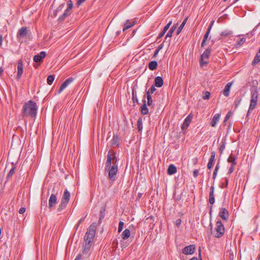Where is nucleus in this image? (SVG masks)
<instances>
[{"mask_svg":"<svg viewBox=\"0 0 260 260\" xmlns=\"http://www.w3.org/2000/svg\"><path fill=\"white\" fill-rule=\"evenodd\" d=\"M117 158L115 152L113 150H109L107 155L106 162L105 171H108L109 177L111 180H115L118 172V167L116 165Z\"/></svg>","mask_w":260,"mask_h":260,"instance_id":"1","label":"nucleus"},{"mask_svg":"<svg viewBox=\"0 0 260 260\" xmlns=\"http://www.w3.org/2000/svg\"><path fill=\"white\" fill-rule=\"evenodd\" d=\"M38 110V106L35 102L29 100L25 103L23 106L22 115L24 117H36Z\"/></svg>","mask_w":260,"mask_h":260,"instance_id":"2","label":"nucleus"},{"mask_svg":"<svg viewBox=\"0 0 260 260\" xmlns=\"http://www.w3.org/2000/svg\"><path fill=\"white\" fill-rule=\"evenodd\" d=\"M251 92V100L250 103L248 110L247 113L246 118L248 119V116L250 114L251 112L255 108L257 105V98H258V90L256 87H252L250 88Z\"/></svg>","mask_w":260,"mask_h":260,"instance_id":"3","label":"nucleus"},{"mask_svg":"<svg viewBox=\"0 0 260 260\" xmlns=\"http://www.w3.org/2000/svg\"><path fill=\"white\" fill-rule=\"evenodd\" d=\"M96 229V223L93 222L90 224L84 236V242L92 243L95 236Z\"/></svg>","mask_w":260,"mask_h":260,"instance_id":"4","label":"nucleus"},{"mask_svg":"<svg viewBox=\"0 0 260 260\" xmlns=\"http://www.w3.org/2000/svg\"><path fill=\"white\" fill-rule=\"evenodd\" d=\"M70 197L71 195L70 192L66 189L64 191L63 194L61 198L60 203L57 209V212H60L66 208L70 201Z\"/></svg>","mask_w":260,"mask_h":260,"instance_id":"5","label":"nucleus"},{"mask_svg":"<svg viewBox=\"0 0 260 260\" xmlns=\"http://www.w3.org/2000/svg\"><path fill=\"white\" fill-rule=\"evenodd\" d=\"M68 7L64 11L63 13L58 18V21H62L65 18L71 14V10L73 8V4L71 0H69L67 2Z\"/></svg>","mask_w":260,"mask_h":260,"instance_id":"6","label":"nucleus"},{"mask_svg":"<svg viewBox=\"0 0 260 260\" xmlns=\"http://www.w3.org/2000/svg\"><path fill=\"white\" fill-rule=\"evenodd\" d=\"M211 52V49L210 48L206 49L205 51L201 55L200 59V64L202 67L208 63V59Z\"/></svg>","mask_w":260,"mask_h":260,"instance_id":"7","label":"nucleus"},{"mask_svg":"<svg viewBox=\"0 0 260 260\" xmlns=\"http://www.w3.org/2000/svg\"><path fill=\"white\" fill-rule=\"evenodd\" d=\"M216 233L215 237L220 238L222 236L224 232V227L220 220H217L216 223Z\"/></svg>","mask_w":260,"mask_h":260,"instance_id":"8","label":"nucleus"},{"mask_svg":"<svg viewBox=\"0 0 260 260\" xmlns=\"http://www.w3.org/2000/svg\"><path fill=\"white\" fill-rule=\"evenodd\" d=\"M192 119V115L191 114H189L184 119L182 125H181V129L182 131H185L187 129L190 123L191 120Z\"/></svg>","mask_w":260,"mask_h":260,"instance_id":"9","label":"nucleus"},{"mask_svg":"<svg viewBox=\"0 0 260 260\" xmlns=\"http://www.w3.org/2000/svg\"><path fill=\"white\" fill-rule=\"evenodd\" d=\"M196 250V246L193 244L185 246L182 249V253L186 255L192 254Z\"/></svg>","mask_w":260,"mask_h":260,"instance_id":"10","label":"nucleus"},{"mask_svg":"<svg viewBox=\"0 0 260 260\" xmlns=\"http://www.w3.org/2000/svg\"><path fill=\"white\" fill-rule=\"evenodd\" d=\"M74 80V78L73 77H70L66 79L60 85L59 89L58 91V93H60L63 90L66 88L68 85L71 83Z\"/></svg>","mask_w":260,"mask_h":260,"instance_id":"11","label":"nucleus"},{"mask_svg":"<svg viewBox=\"0 0 260 260\" xmlns=\"http://www.w3.org/2000/svg\"><path fill=\"white\" fill-rule=\"evenodd\" d=\"M57 203V196L54 193H52L49 199L48 206L50 209L54 207Z\"/></svg>","mask_w":260,"mask_h":260,"instance_id":"12","label":"nucleus"},{"mask_svg":"<svg viewBox=\"0 0 260 260\" xmlns=\"http://www.w3.org/2000/svg\"><path fill=\"white\" fill-rule=\"evenodd\" d=\"M17 79H19L23 73V64L22 60H19L17 64Z\"/></svg>","mask_w":260,"mask_h":260,"instance_id":"13","label":"nucleus"},{"mask_svg":"<svg viewBox=\"0 0 260 260\" xmlns=\"http://www.w3.org/2000/svg\"><path fill=\"white\" fill-rule=\"evenodd\" d=\"M219 216L223 220H227L229 216V212L225 208H221L219 212Z\"/></svg>","mask_w":260,"mask_h":260,"instance_id":"14","label":"nucleus"},{"mask_svg":"<svg viewBox=\"0 0 260 260\" xmlns=\"http://www.w3.org/2000/svg\"><path fill=\"white\" fill-rule=\"evenodd\" d=\"M28 34V30L26 27H22L19 29L17 33V38H21L26 36Z\"/></svg>","mask_w":260,"mask_h":260,"instance_id":"15","label":"nucleus"},{"mask_svg":"<svg viewBox=\"0 0 260 260\" xmlns=\"http://www.w3.org/2000/svg\"><path fill=\"white\" fill-rule=\"evenodd\" d=\"M46 56V53L45 51H41L39 54L36 55L34 57V61L36 62H38L42 61Z\"/></svg>","mask_w":260,"mask_h":260,"instance_id":"16","label":"nucleus"},{"mask_svg":"<svg viewBox=\"0 0 260 260\" xmlns=\"http://www.w3.org/2000/svg\"><path fill=\"white\" fill-rule=\"evenodd\" d=\"M172 23V20H170L168 22V24L164 27L163 30L158 35L157 39H159L164 36L166 31L169 28Z\"/></svg>","mask_w":260,"mask_h":260,"instance_id":"17","label":"nucleus"},{"mask_svg":"<svg viewBox=\"0 0 260 260\" xmlns=\"http://www.w3.org/2000/svg\"><path fill=\"white\" fill-rule=\"evenodd\" d=\"M220 114L218 113L216 114L211 119L210 124L212 127L216 126L217 123L218 122L220 119Z\"/></svg>","mask_w":260,"mask_h":260,"instance_id":"18","label":"nucleus"},{"mask_svg":"<svg viewBox=\"0 0 260 260\" xmlns=\"http://www.w3.org/2000/svg\"><path fill=\"white\" fill-rule=\"evenodd\" d=\"M233 82H229L225 85L224 88L222 91L223 94H224V96L226 97L229 96L230 94V88Z\"/></svg>","mask_w":260,"mask_h":260,"instance_id":"19","label":"nucleus"},{"mask_svg":"<svg viewBox=\"0 0 260 260\" xmlns=\"http://www.w3.org/2000/svg\"><path fill=\"white\" fill-rule=\"evenodd\" d=\"M155 86L157 87H161L164 84L162 78L160 76H157L154 80Z\"/></svg>","mask_w":260,"mask_h":260,"instance_id":"20","label":"nucleus"},{"mask_svg":"<svg viewBox=\"0 0 260 260\" xmlns=\"http://www.w3.org/2000/svg\"><path fill=\"white\" fill-rule=\"evenodd\" d=\"M83 246V250L82 251L83 253L87 254L91 248V243L86 242L84 241Z\"/></svg>","mask_w":260,"mask_h":260,"instance_id":"21","label":"nucleus"},{"mask_svg":"<svg viewBox=\"0 0 260 260\" xmlns=\"http://www.w3.org/2000/svg\"><path fill=\"white\" fill-rule=\"evenodd\" d=\"M177 172V168L174 165H170L169 166L167 173L169 175H172Z\"/></svg>","mask_w":260,"mask_h":260,"instance_id":"22","label":"nucleus"},{"mask_svg":"<svg viewBox=\"0 0 260 260\" xmlns=\"http://www.w3.org/2000/svg\"><path fill=\"white\" fill-rule=\"evenodd\" d=\"M106 210V206H104L100 210V218L99 220V224H100L105 216V212Z\"/></svg>","mask_w":260,"mask_h":260,"instance_id":"23","label":"nucleus"},{"mask_svg":"<svg viewBox=\"0 0 260 260\" xmlns=\"http://www.w3.org/2000/svg\"><path fill=\"white\" fill-rule=\"evenodd\" d=\"M228 161L231 164V166H235L237 164L236 158L232 154H231L228 158Z\"/></svg>","mask_w":260,"mask_h":260,"instance_id":"24","label":"nucleus"},{"mask_svg":"<svg viewBox=\"0 0 260 260\" xmlns=\"http://www.w3.org/2000/svg\"><path fill=\"white\" fill-rule=\"evenodd\" d=\"M177 24L173 25L171 29L169 30L166 36V40L167 38H171L172 36L173 32L175 31L177 27Z\"/></svg>","mask_w":260,"mask_h":260,"instance_id":"25","label":"nucleus"},{"mask_svg":"<svg viewBox=\"0 0 260 260\" xmlns=\"http://www.w3.org/2000/svg\"><path fill=\"white\" fill-rule=\"evenodd\" d=\"M187 20V17L184 19V20L183 21V22H182L181 25L179 26V27L178 28V29H177V31H176L177 35H178L181 32L183 27L184 26L185 24L186 23Z\"/></svg>","mask_w":260,"mask_h":260,"instance_id":"26","label":"nucleus"},{"mask_svg":"<svg viewBox=\"0 0 260 260\" xmlns=\"http://www.w3.org/2000/svg\"><path fill=\"white\" fill-rule=\"evenodd\" d=\"M226 144V139L225 138L222 139L219 148V150L220 153H222L225 148Z\"/></svg>","mask_w":260,"mask_h":260,"instance_id":"27","label":"nucleus"},{"mask_svg":"<svg viewBox=\"0 0 260 260\" xmlns=\"http://www.w3.org/2000/svg\"><path fill=\"white\" fill-rule=\"evenodd\" d=\"M121 236L123 239H127L130 236V230L125 229L122 233Z\"/></svg>","mask_w":260,"mask_h":260,"instance_id":"28","label":"nucleus"},{"mask_svg":"<svg viewBox=\"0 0 260 260\" xmlns=\"http://www.w3.org/2000/svg\"><path fill=\"white\" fill-rule=\"evenodd\" d=\"M157 67V62L156 61H151L148 64L149 69L151 70H154L156 69Z\"/></svg>","mask_w":260,"mask_h":260,"instance_id":"29","label":"nucleus"},{"mask_svg":"<svg viewBox=\"0 0 260 260\" xmlns=\"http://www.w3.org/2000/svg\"><path fill=\"white\" fill-rule=\"evenodd\" d=\"M118 142H119V138H118V135H114L112 139L111 145L117 146V145H118Z\"/></svg>","mask_w":260,"mask_h":260,"instance_id":"30","label":"nucleus"},{"mask_svg":"<svg viewBox=\"0 0 260 260\" xmlns=\"http://www.w3.org/2000/svg\"><path fill=\"white\" fill-rule=\"evenodd\" d=\"M146 98L147 100V105L149 106H152L153 104V100L151 95L149 94V92H146Z\"/></svg>","mask_w":260,"mask_h":260,"instance_id":"31","label":"nucleus"},{"mask_svg":"<svg viewBox=\"0 0 260 260\" xmlns=\"http://www.w3.org/2000/svg\"><path fill=\"white\" fill-rule=\"evenodd\" d=\"M141 113L143 115L148 114V109L145 103L141 106Z\"/></svg>","mask_w":260,"mask_h":260,"instance_id":"32","label":"nucleus"},{"mask_svg":"<svg viewBox=\"0 0 260 260\" xmlns=\"http://www.w3.org/2000/svg\"><path fill=\"white\" fill-rule=\"evenodd\" d=\"M214 23V21H213L212 22V23L210 24V25H209V26L208 27V29L206 31V32L205 33L204 36V38H203V40H205V41H206L208 36H209V35L210 34V30L211 29V27H212V24H213Z\"/></svg>","mask_w":260,"mask_h":260,"instance_id":"33","label":"nucleus"},{"mask_svg":"<svg viewBox=\"0 0 260 260\" xmlns=\"http://www.w3.org/2000/svg\"><path fill=\"white\" fill-rule=\"evenodd\" d=\"M137 127L139 132H141L143 129L142 119L140 118L137 120Z\"/></svg>","mask_w":260,"mask_h":260,"instance_id":"34","label":"nucleus"},{"mask_svg":"<svg viewBox=\"0 0 260 260\" xmlns=\"http://www.w3.org/2000/svg\"><path fill=\"white\" fill-rule=\"evenodd\" d=\"M12 165L13 166H14L13 163H12ZM15 169L16 168L15 166H13V167L11 169L7 176V180H9L10 178L12 177L15 172Z\"/></svg>","mask_w":260,"mask_h":260,"instance_id":"35","label":"nucleus"},{"mask_svg":"<svg viewBox=\"0 0 260 260\" xmlns=\"http://www.w3.org/2000/svg\"><path fill=\"white\" fill-rule=\"evenodd\" d=\"M233 34V31L229 30H225L223 31H221L220 33V35L223 37H226L228 36H230Z\"/></svg>","mask_w":260,"mask_h":260,"instance_id":"36","label":"nucleus"},{"mask_svg":"<svg viewBox=\"0 0 260 260\" xmlns=\"http://www.w3.org/2000/svg\"><path fill=\"white\" fill-rule=\"evenodd\" d=\"M260 61V56L256 55L252 62V65L255 66Z\"/></svg>","mask_w":260,"mask_h":260,"instance_id":"37","label":"nucleus"},{"mask_svg":"<svg viewBox=\"0 0 260 260\" xmlns=\"http://www.w3.org/2000/svg\"><path fill=\"white\" fill-rule=\"evenodd\" d=\"M64 6H65L64 4H62L56 9L55 14H54V17L56 16L57 13L61 11L63 9Z\"/></svg>","mask_w":260,"mask_h":260,"instance_id":"38","label":"nucleus"},{"mask_svg":"<svg viewBox=\"0 0 260 260\" xmlns=\"http://www.w3.org/2000/svg\"><path fill=\"white\" fill-rule=\"evenodd\" d=\"M209 202L211 204H213L215 202V198L214 193H209Z\"/></svg>","mask_w":260,"mask_h":260,"instance_id":"39","label":"nucleus"},{"mask_svg":"<svg viewBox=\"0 0 260 260\" xmlns=\"http://www.w3.org/2000/svg\"><path fill=\"white\" fill-rule=\"evenodd\" d=\"M54 80V77L53 75H49L47 77V81L49 85H51Z\"/></svg>","mask_w":260,"mask_h":260,"instance_id":"40","label":"nucleus"},{"mask_svg":"<svg viewBox=\"0 0 260 260\" xmlns=\"http://www.w3.org/2000/svg\"><path fill=\"white\" fill-rule=\"evenodd\" d=\"M246 41V39L244 38H242L239 40L236 44V47H239L241 46Z\"/></svg>","mask_w":260,"mask_h":260,"instance_id":"41","label":"nucleus"},{"mask_svg":"<svg viewBox=\"0 0 260 260\" xmlns=\"http://www.w3.org/2000/svg\"><path fill=\"white\" fill-rule=\"evenodd\" d=\"M242 101V98L241 97H237L235 99V108H237L241 104V102Z\"/></svg>","mask_w":260,"mask_h":260,"instance_id":"42","label":"nucleus"},{"mask_svg":"<svg viewBox=\"0 0 260 260\" xmlns=\"http://www.w3.org/2000/svg\"><path fill=\"white\" fill-rule=\"evenodd\" d=\"M210 96V93L209 91H205L204 92L203 99L204 100L209 99Z\"/></svg>","mask_w":260,"mask_h":260,"instance_id":"43","label":"nucleus"},{"mask_svg":"<svg viewBox=\"0 0 260 260\" xmlns=\"http://www.w3.org/2000/svg\"><path fill=\"white\" fill-rule=\"evenodd\" d=\"M123 225H124V222L123 221H120L119 222L118 228V233H120L121 232V231L122 230V229H123Z\"/></svg>","mask_w":260,"mask_h":260,"instance_id":"44","label":"nucleus"},{"mask_svg":"<svg viewBox=\"0 0 260 260\" xmlns=\"http://www.w3.org/2000/svg\"><path fill=\"white\" fill-rule=\"evenodd\" d=\"M155 85H152L149 90H148L146 91V92H149V94L151 95L156 90V88H155Z\"/></svg>","mask_w":260,"mask_h":260,"instance_id":"45","label":"nucleus"},{"mask_svg":"<svg viewBox=\"0 0 260 260\" xmlns=\"http://www.w3.org/2000/svg\"><path fill=\"white\" fill-rule=\"evenodd\" d=\"M128 22H129V20H127L126 21L125 23H124L125 26L123 28V29H122L123 31H124L126 29L130 28V24H128Z\"/></svg>","mask_w":260,"mask_h":260,"instance_id":"46","label":"nucleus"},{"mask_svg":"<svg viewBox=\"0 0 260 260\" xmlns=\"http://www.w3.org/2000/svg\"><path fill=\"white\" fill-rule=\"evenodd\" d=\"M215 152L213 151L211 153V155L209 159V160H211V161L214 162L215 160Z\"/></svg>","mask_w":260,"mask_h":260,"instance_id":"47","label":"nucleus"},{"mask_svg":"<svg viewBox=\"0 0 260 260\" xmlns=\"http://www.w3.org/2000/svg\"><path fill=\"white\" fill-rule=\"evenodd\" d=\"M213 162H214L211 161V160H209V162L207 164V168L208 169H211L213 167Z\"/></svg>","mask_w":260,"mask_h":260,"instance_id":"48","label":"nucleus"},{"mask_svg":"<svg viewBox=\"0 0 260 260\" xmlns=\"http://www.w3.org/2000/svg\"><path fill=\"white\" fill-rule=\"evenodd\" d=\"M176 225L179 227L181 224V219H178L175 221Z\"/></svg>","mask_w":260,"mask_h":260,"instance_id":"49","label":"nucleus"},{"mask_svg":"<svg viewBox=\"0 0 260 260\" xmlns=\"http://www.w3.org/2000/svg\"><path fill=\"white\" fill-rule=\"evenodd\" d=\"M26 209L24 207H21L19 210V213L23 214L25 212Z\"/></svg>","mask_w":260,"mask_h":260,"instance_id":"50","label":"nucleus"},{"mask_svg":"<svg viewBox=\"0 0 260 260\" xmlns=\"http://www.w3.org/2000/svg\"><path fill=\"white\" fill-rule=\"evenodd\" d=\"M199 175V171L198 170H194L193 172V176L194 177H197Z\"/></svg>","mask_w":260,"mask_h":260,"instance_id":"51","label":"nucleus"},{"mask_svg":"<svg viewBox=\"0 0 260 260\" xmlns=\"http://www.w3.org/2000/svg\"><path fill=\"white\" fill-rule=\"evenodd\" d=\"M234 167L235 166H231V167H230V168L229 169V172H228V173L229 174H230L233 173V172L234 171Z\"/></svg>","mask_w":260,"mask_h":260,"instance_id":"52","label":"nucleus"},{"mask_svg":"<svg viewBox=\"0 0 260 260\" xmlns=\"http://www.w3.org/2000/svg\"><path fill=\"white\" fill-rule=\"evenodd\" d=\"M230 115H231V112L230 111L227 113V114L225 116V117L224 120V122H225L226 121H227L228 120V119L230 117Z\"/></svg>","mask_w":260,"mask_h":260,"instance_id":"53","label":"nucleus"},{"mask_svg":"<svg viewBox=\"0 0 260 260\" xmlns=\"http://www.w3.org/2000/svg\"><path fill=\"white\" fill-rule=\"evenodd\" d=\"M85 220V217H82L80 220L79 221L78 224H77V228L79 226L80 224L83 222Z\"/></svg>","mask_w":260,"mask_h":260,"instance_id":"54","label":"nucleus"},{"mask_svg":"<svg viewBox=\"0 0 260 260\" xmlns=\"http://www.w3.org/2000/svg\"><path fill=\"white\" fill-rule=\"evenodd\" d=\"M85 0H77V4L78 6H80L81 4L84 3Z\"/></svg>","mask_w":260,"mask_h":260,"instance_id":"55","label":"nucleus"},{"mask_svg":"<svg viewBox=\"0 0 260 260\" xmlns=\"http://www.w3.org/2000/svg\"><path fill=\"white\" fill-rule=\"evenodd\" d=\"M214 185L213 184L211 187H210V191L209 193H212L213 194L214 193Z\"/></svg>","mask_w":260,"mask_h":260,"instance_id":"56","label":"nucleus"},{"mask_svg":"<svg viewBox=\"0 0 260 260\" xmlns=\"http://www.w3.org/2000/svg\"><path fill=\"white\" fill-rule=\"evenodd\" d=\"M163 46H164V43H161V44H160L158 46V47H157V48L156 49L158 50V51H160L163 48Z\"/></svg>","mask_w":260,"mask_h":260,"instance_id":"57","label":"nucleus"},{"mask_svg":"<svg viewBox=\"0 0 260 260\" xmlns=\"http://www.w3.org/2000/svg\"><path fill=\"white\" fill-rule=\"evenodd\" d=\"M217 172H218V171H216L214 170V172H213V178L214 179H215V178L216 177Z\"/></svg>","mask_w":260,"mask_h":260,"instance_id":"58","label":"nucleus"},{"mask_svg":"<svg viewBox=\"0 0 260 260\" xmlns=\"http://www.w3.org/2000/svg\"><path fill=\"white\" fill-rule=\"evenodd\" d=\"M81 254H78V255L76 257L75 260H80L81 259Z\"/></svg>","mask_w":260,"mask_h":260,"instance_id":"59","label":"nucleus"},{"mask_svg":"<svg viewBox=\"0 0 260 260\" xmlns=\"http://www.w3.org/2000/svg\"><path fill=\"white\" fill-rule=\"evenodd\" d=\"M219 167H220V166H219V162H218V163L217 164V165H216V167H215V170L216 171H218V170H219Z\"/></svg>","mask_w":260,"mask_h":260,"instance_id":"60","label":"nucleus"},{"mask_svg":"<svg viewBox=\"0 0 260 260\" xmlns=\"http://www.w3.org/2000/svg\"><path fill=\"white\" fill-rule=\"evenodd\" d=\"M159 51H158V50L156 49L155 51V52L154 53L153 56L154 57H156Z\"/></svg>","mask_w":260,"mask_h":260,"instance_id":"61","label":"nucleus"},{"mask_svg":"<svg viewBox=\"0 0 260 260\" xmlns=\"http://www.w3.org/2000/svg\"><path fill=\"white\" fill-rule=\"evenodd\" d=\"M3 43V37L2 35L0 34V46H2Z\"/></svg>","mask_w":260,"mask_h":260,"instance_id":"62","label":"nucleus"},{"mask_svg":"<svg viewBox=\"0 0 260 260\" xmlns=\"http://www.w3.org/2000/svg\"><path fill=\"white\" fill-rule=\"evenodd\" d=\"M205 45H206V41H205V40H203L202 44H201L202 47H204Z\"/></svg>","mask_w":260,"mask_h":260,"instance_id":"63","label":"nucleus"},{"mask_svg":"<svg viewBox=\"0 0 260 260\" xmlns=\"http://www.w3.org/2000/svg\"><path fill=\"white\" fill-rule=\"evenodd\" d=\"M189 260H198V258H197V257H193L191 258V259H190Z\"/></svg>","mask_w":260,"mask_h":260,"instance_id":"64","label":"nucleus"}]
</instances>
